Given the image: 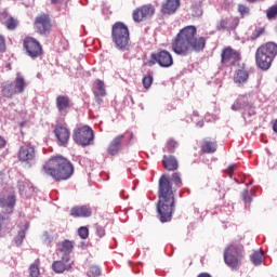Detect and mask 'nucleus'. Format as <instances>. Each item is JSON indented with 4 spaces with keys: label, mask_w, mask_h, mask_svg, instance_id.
<instances>
[{
    "label": "nucleus",
    "mask_w": 277,
    "mask_h": 277,
    "mask_svg": "<svg viewBox=\"0 0 277 277\" xmlns=\"http://www.w3.org/2000/svg\"><path fill=\"white\" fill-rule=\"evenodd\" d=\"M183 187V180L181 173H173L170 176L162 174L158 180V217L162 224L172 220L174 213V196L176 190Z\"/></svg>",
    "instance_id": "1"
},
{
    "label": "nucleus",
    "mask_w": 277,
    "mask_h": 277,
    "mask_svg": "<svg viewBox=\"0 0 277 277\" xmlns=\"http://www.w3.org/2000/svg\"><path fill=\"white\" fill-rule=\"evenodd\" d=\"M207 47V39L198 37V28L194 25L180 29L171 41V51L181 57H187L193 53H200Z\"/></svg>",
    "instance_id": "2"
},
{
    "label": "nucleus",
    "mask_w": 277,
    "mask_h": 277,
    "mask_svg": "<svg viewBox=\"0 0 277 277\" xmlns=\"http://www.w3.org/2000/svg\"><path fill=\"white\" fill-rule=\"evenodd\" d=\"M42 172L47 176L54 179V181H68L75 173V167L68 159L62 156H54L42 166Z\"/></svg>",
    "instance_id": "3"
},
{
    "label": "nucleus",
    "mask_w": 277,
    "mask_h": 277,
    "mask_svg": "<svg viewBox=\"0 0 277 277\" xmlns=\"http://www.w3.org/2000/svg\"><path fill=\"white\" fill-rule=\"evenodd\" d=\"M277 44L276 42H266L255 51V64L261 70H269L272 62L276 60Z\"/></svg>",
    "instance_id": "4"
},
{
    "label": "nucleus",
    "mask_w": 277,
    "mask_h": 277,
    "mask_svg": "<svg viewBox=\"0 0 277 277\" xmlns=\"http://www.w3.org/2000/svg\"><path fill=\"white\" fill-rule=\"evenodd\" d=\"M111 40L119 51H129V42H131L129 26L122 22H116L111 27Z\"/></svg>",
    "instance_id": "5"
},
{
    "label": "nucleus",
    "mask_w": 277,
    "mask_h": 277,
    "mask_svg": "<svg viewBox=\"0 0 277 277\" xmlns=\"http://www.w3.org/2000/svg\"><path fill=\"white\" fill-rule=\"evenodd\" d=\"M243 259V245L234 242L224 251V262L230 269H239Z\"/></svg>",
    "instance_id": "6"
},
{
    "label": "nucleus",
    "mask_w": 277,
    "mask_h": 277,
    "mask_svg": "<svg viewBox=\"0 0 277 277\" xmlns=\"http://www.w3.org/2000/svg\"><path fill=\"white\" fill-rule=\"evenodd\" d=\"M34 29L39 36H51L53 30V19L49 13H41L35 17Z\"/></svg>",
    "instance_id": "7"
},
{
    "label": "nucleus",
    "mask_w": 277,
    "mask_h": 277,
    "mask_svg": "<svg viewBox=\"0 0 277 277\" xmlns=\"http://www.w3.org/2000/svg\"><path fill=\"white\" fill-rule=\"evenodd\" d=\"M74 142L79 146H90L94 142V130L89 126L76 129L74 132Z\"/></svg>",
    "instance_id": "8"
},
{
    "label": "nucleus",
    "mask_w": 277,
    "mask_h": 277,
    "mask_svg": "<svg viewBox=\"0 0 277 277\" xmlns=\"http://www.w3.org/2000/svg\"><path fill=\"white\" fill-rule=\"evenodd\" d=\"M23 48L28 57H31L32 60L42 55V44H40V41L34 37H26L23 41Z\"/></svg>",
    "instance_id": "9"
},
{
    "label": "nucleus",
    "mask_w": 277,
    "mask_h": 277,
    "mask_svg": "<svg viewBox=\"0 0 277 277\" xmlns=\"http://www.w3.org/2000/svg\"><path fill=\"white\" fill-rule=\"evenodd\" d=\"M153 16H155V6L153 4H144L132 12L134 23L148 21V18H153Z\"/></svg>",
    "instance_id": "10"
},
{
    "label": "nucleus",
    "mask_w": 277,
    "mask_h": 277,
    "mask_svg": "<svg viewBox=\"0 0 277 277\" xmlns=\"http://www.w3.org/2000/svg\"><path fill=\"white\" fill-rule=\"evenodd\" d=\"M17 157L22 163L31 166L36 161V147L29 143H25L19 147Z\"/></svg>",
    "instance_id": "11"
},
{
    "label": "nucleus",
    "mask_w": 277,
    "mask_h": 277,
    "mask_svg": "<svg viewBox=\"0 0 277 277\" xmlns=\"http://www.w3.org/2000/svg\"><path fill=\"white\" fill-rule=\"evenodd\" d=\"M237 62H241V53L232 47H225L221 52V64L235 66Z\"/></svg>",
    "instance_id": "12"
},
{
    "label": "nucleus",
    "mask_w": 277,
    "mask_h": 277,
    "mask_svg": "<svg viewBox=\"0 0 277 277\" xmlns=\"http://www.w3.org/2000/svg\"><path fill=\"white\" fill-rule=\"evenodd\" d=\"M151 60L159 64L161 68H170L174 64V58H172V54L168 50H161L158 53L151 54Z\"/></svg>",
    "instance_id": "13"
},
{
    "label": "nucleus",
    "mask_w": 277,
    "mask_h": 277,
    "mask_svg": "<svg viewBox=\"0 0 277 277\" xmlns=\"http://www.w3.org/2000/svg\"><path fill=\"white\" fill-rule=\"evenodd\" d=\"M54 134L61 146H66V144H68V141L70 140V130H68L64 124H56Z\"/></svg>",
    "instance_id": "14"
},
{
    "label": "nucleus",
    "mask_w": 277,
    "mask_h": 277,
    "mask_svg": "<svg viewBox=\"0 0 277 277\" xmlns=\"http://www.w3.org/2000/svg\"><path fill=\"white\" fill-rule=\"evenodd\" d=\"M74 248L75 241L72 240H63L58 243L57 250L64 254L63 261H65V263H70V253L72 252Z\"/></svg>",
    "instance_id": "15"
},
{
    "label": "nucleus",
    "mask_w": 277,
    "mask_h": 277,
    "mask_svg": "<svg viewBox=\"0 0 277 277\" xmlns=\"http://www.w3.org/2000/svg\"><path fill=\"white\" fill-rule=\"evenodd\" d=\"M181 8V0H167L161 6V14L164 16H171L176 14V11Z\"/></svg>",
    "instance_id": "16"
},
{
    "label": "nucleus",
    "mask_w": 277,
    "mask_h": 277,
    "mask_svg": "<svg viewBox=\"0 0 277 277\" xmlns=\"http://www.w3.org/2000/svg\"><path fill=\"white\" fill-rule=\"evenodd\" d=\"M93 93L95 96V101L96 103H98V105H101V103H103V96H106L107 91H105V82L101 79H97L94 83V88H93Z\"/></svg>",
    "instance_id": "17"
},
{
    "label": "nucleus",
    "mask_w": 277,
    "mask_h": 277,
    "mask_svg": "<svg viewBox=\"0 0 277 277\" xmlns=\"http://www.w3.org/2000/svg\"><path fill=\"white\" fill-rule=\"evenodd\" d=\"M124 141V134H120L113 138V141L109 143L107 153L109 155H118L120 153V148H122V142Z\"/></svg>",
    "instance_id": "18"
},
{
    "label": "nucleus",
    "mask_w": 277,
    "mask_h": 277,
    "mask_svg": "<svg viewBox=\"0 0 277 277\" xmlns=\"http://www.w3.org/2000/svg\"><path fill=\"white\" fill-rule=\"evenodd\" d=\"M56 109H58L60 114H68V109H70V97L68 95H58L56 97Z\"/></svg>",
    "instance_id": "19"
},
{
    "label": "nucleus",
    "mask_w": 277,
    "mask_h": 277,
    "mask_svg": "<svg viewBox=\"0 0 277 277\" xmlns=\"http://www.w3.org/2000/svg\"><path fill=\"white\" fill-rule=\"evenodd\" d=\"M200 148L206 155H211L217 150V142L211 137H206L202 140Z\"/></svg>",
    "instance_id": "20"
},
{
    "label": "nucleus",
    "mask_w": 277,
    "mask_h": 277,
    "mask_svg": "<svg viewBox=\"0 0 277 277\" xmlns=\"http://www.w3.org/2000/svg\"><path fill=\"white\" fill-rule=\"evenodd\" d=\"M233 79L237 85H245V83H248V79H250V71L245 68L238 69L235 71Z\"/></svg>",
    "instance_id": "21"
},
{
    "label": "nucleus",
    "mask_w": 277,
    "mask_h": 277,
    "mask_svg": "<svg viewBox=\"0 0 277 277\" xmlns=\"http://www.w3.org/2000/svg\"><path fill=\"white\" fill-rule=\"evenodd\" d=\"M162 167L168 172H174L179 170V160L174 156H163L162 157Z\"/></svg>",
    "instance_id": "22"
},
{
    "label": "nucleus",
    "mask_w": 277,
    "mask_h": 277,
    "mask_svg": "<svg viewBox=\"0 0 277 277\" xmlns=\"http://www.w3.org/2000/svg\"><path fill=\"white\" fill-rule=\"evenodd\" d=\"M16 205V197L14 195L5 197H0V207L5 209V213H12L14 211V206Z\"/></svg>",
    "instance_id": "23"
},
{
    "label": "nucleus",
    "mask_w": 277,
    "mask_h": 277,
    "mask_svg": "<svg viewBox=\"0 0 277 277\" xmlns=\"http://www.w3.org/2000/svg\"><path fill=\"white\" fill-rule=\"evenodd\" d=\"M17 94L16 89L14 88V83L11 81L3 82L1 85V96L4 98H13L14 95Z\"/></svg>",
    "instance_id": "24"
},
{
    "label": "nucleus",
    "mask_w": 277,
    "mask_h": 277,
    "mask_svg": "<svg viewBox=\"0 0 277 277\" xmlns=\"http://www.w3.org/2000/svg\"><path fill=\"white\" fill-rule=\"evenodd\" d=\"M71 268L72 266L70 263L64 261V258H62L60 261H54L52 264V269L55 272V274H64V272H68Z\"/></svg>",
    "instance_id": "25"
},
{
    "label": "nucleus",
    "mask_w": 277,
    "mask_h": 277,
    "mask_svg": "<svg viewBox=\"0 0 277 277\" xmlns=\"http://www.w3.org/2000/svg\"><path fill=\"white\" fill-rule=\"evenodd\" d=\"M17 188L22 196L25 194H31V192H36V187H34V184H31L29 180L19 181L17 183Z\"/></svg>",
    "instance_id": "26"
},
{
    "label": "nucleus",
    "mask_w": 277,
    "mask_h": 277,
    "mask_svg": "<svg viewBox=\"0 0 277 277\" xmlns=\"http://www.w3.org/2000/svg\"><path fill=\"white\" fill-rule=\"evenodd\" d=\"M217 31H228V29H233V18L223 17L216 25Z\"/></svg>",
    "instance_id": "27"
},
{
    "label": "nucleus",
    "mask_w": 277,
    "mask_h": 277,
    "mask_svg": "<svg viewBox=\"0 0 277 277\" xmlns=\"http://www.w3.org/2000/svg\"><path fill=\"white\" fill-rule=\"evenodd\" d=\"M190 12L195 18L202 16V0H193Z\"/></svg>",
    "instance_id": "28"
},
{
    "label": "nucleus",
    "mask_w": 277,
    "mask_h": 277,
    "mask_svg": "<svg viewBox=\"0 0 277 277\" xmlns=\"http://www.w3.org/2000/svg\"><path fill=\"white\" fill-rule=\"evenodd\" d=\"M13 85L17 94H23V92H25V88H27V82L23 76L17 75Z\"/></svg>",
    "instance_id": "29"
},
{
    "label": "nucleus",
    "mask_w": 277,
    "mask_h": 277,
    "mask_svg": "<svg viewBox=\"0 0 277 277\" xmlns=\"http://www.w3.org/2000/svg\"><path fill=\"white\" fill-rule=\"evenodd\" d=\"M246 107H248V98L246 95H240L232 105L233 111H240V109H246Z\"/></svg>",
    "instance_id": "30"
},
{
    "label": "nucleus",
    "mask_w": 277,
    "mask_h": 277,
    "mask_svg": "<svg viewBox=\"0 0 277 277\" xmlns=\"http://www.w3.org/2000/svg\"><path fill=\"white\" fill-rule=\"evenodd\" d=\"M176 148H179V142H176L174 138H169L163 148V153H174Z\"/></svg>",
    "instance_id": "31"
},
{
    "label": "nucleus",
    "mask_w": 277,
    "mask_h": 277,
    "mask_svg": "<svg viewBox=\"0 0 277 277\" xmlns=\"http://www.w3.org/2000/svg\"><path fill=\"white\" fill-rule=\"evenodd\" d=\"M250 261L255 266L261 265V263H263V252L262 251H254L250 255Z\"/></svg>",
    "instance_id": "32"
},
{
    "label": "nucleus",
    "mask_w": 277,
    "mask_h": 277,
    "mask_svg": "<svg viewBox=\"0 0 277 277\" xmlns=\"http://www.w3.org/2000/svg\"><path fill=\"white\" fill-rule=\"evenodd\" d=\"M4 26L6 27V29H9V31H14V29H16L18 27V19L10 16L5 22H4Z\"/></svg>",
    "instance_id": "33"
},
{
    "label": "nucleus",
    "mask_w": 277,
    "mask_h": 277,
    "mask_svg": "<svg viewBox=\"0 0 277 277\" xmlns=\"http://www.w3.org/2000/svg\"><path fill=\"white\" fill-rule=\"evenodd\" d=\"M266 17L268 21H274V18H277V3L266 10Z\"/></svg>",
    "instance_id": "34"
},
{
    "label": "nucleus",
    "mask_w": 277,
    "mask_h": 277,
    "mask_svg": "<svg viewBox=\"0 0 277 277\" xmlns=\"http://www.w3.org/2000/svg\"><path fill=\"white\" fill-rule=\"evenodd\" d=\"M87 276L89 277L101 276V268L98 266H91L87 272Z\"/></svg>",
    "instance_id": "35"
},
{
    "label": "nucleus",
    "mask_w": 277,
    "mask_h": 277,
    "mask_svg": "<svg viewBox=\"0 0 277 277\" xmlns=\"http://www.w3.org/2000/svg\"><path fill=\"white\" fill-rule=\"evenodd\" d=\"M30 277H40V266L38 264H31L29 266Z\"/></svg>",
    "instance_id": "36"
},
{
    "label": "nucleus",
    "mask_w": 277,
    "mask_h": 277,
    "mask_svg": "<svg viewBox=\"0 0 277 277\" xmlns=\"http://www.w3.org/2000/svg\"><path fill=\"white\" fill-rule=\"evenodd\" d=\"M78 235L80 239H88V237H90V229H88L85 226H82L78 229Z\"/></svg>",
    "instance_id": "37"
},
{
    "label": "nucleus",
    "mask_w": 277,
    "mask_h": 277,
    "mask_svg": "<svg viewBox=\"0 0 277 277\" xmlns=\"http://www.w3.org/2000/svg\"><path fill=\"white\" fill-rule=\"evenodd\" d=\"M151 85H153V75L145 76L143 78V87L145 88V90H148L150 89Z\"/></svg>",
    "instance_id": "38"
},
{
    "label": "nucleus",
    "mask_w": 277,
    "mask_h": 277,
    "mask_svg": "<svg viewBox=\"0 0 277 277\" xmlns=\"http://www.w3.org/2000/svg\"><path fill=\"white\" fill-rule=\"evenodd\" d=\"M80 213L81 217L92 216V210L88 206L80 207Z\"/></svg>",
    "instance_id": "39"
},
{
    "label": "nucleus",
    "mask_w": 277,
    "mask_h": 277,
    "mask_svg": "<svg viewBox=\"0 0 277 277\" xmlns=\"http://www.w3.org/2000/svg\"><path fill=\"white\" fill-rule=\"evenodd\" d=\"M25 229H21L18 233H17V235H16V237H15V243L17 245V246H21V243H23V239H25Z\"/></svg>",
    "instance_id": "40"
},
{
    "label": "nucleus",
    "mask_w": 277,
    "mask_h": 277,
    "mask_svg": "<svg viewBox=\"0 0 277 277\" xmlns=\"http://www.w3.org/2000/svg\"><path fill=\"white\" fill-rule=\"evenodd\" d=\"M263 34H265V28H255L252 34V40H256V38H260V36H263Z\"/></svg>",
    "instance_id": "41"
},
{
    "label": "nucleus",
    "mask_w": 277,
    "mask_h": 277,
    "mask_svg": "<svg viewBox=\"0 0 277 277\" xmlns=\"http://www.w3.org/2000/svg\"><path fill=\"white\" fill-rule=\"evenodd\" d=\"M71 217H81V208L80 207H74L70 210Z\"/></svg>",
    "instance_id": "42"
},
{
    "label": "nucleus",
    "mask_w": 277,
    "mask_h": 277,
    "mask_svg": "<svg viewBox=\"0 0 277 277\" xmlns=\"http://www.w3.org/2000/svg\"><path fill=\"white\" fill-rule=\"evenodd\" d=\"M238 12H239V14H241V16H243V15L250 13V9L245 4H239L238 5Z\"/></svg>",
    "instance_id": "43"
},
{
    "label": "nucleus",
    "mask_w": 277,
    "mask_h": 277,
    "mask_svg": "<svg viewBox=\"0 0 277 277\" xmlns=\"http://www.w3.org/2000/svg\"><path fill=\"white\" fill-rule=\"evenodd\" d=\"M242 200L243 202H247L250 205V202H252V197L250 196V192H248V189H245L242 192Z\"/></svg>",
    "instance_id": "44"
},
{
    "label": "nucleus",
    "mask_w": 277,
    "mask_h": 277,
    "mask_svg": "<svg viewBox=\"0 0 277 277\" xmlns=\"http://www.w3.org/2000/svg\"><path fill=\"white\" fill-rule=\"evenodd\" d=\"M95 230H96L97 237H100V238L105 235V227H103L101 225H96Z\"/></svg>",
    "instance_id": "45"
},
{
    "label": "nucleus",
    "mask_w": 277,
    "mask_h": 277,
    "mask_svg": "<svg viewBox=\"0 0 277 277\" xmlns=\"http://www.w3.org/2000/svg\"><path fill=\"white\" fill-rule=\"evenodd\" d=\"M5 51V37L0 35V53H3Z\"/></svg>",
    "instance_id": "46"
},
{
    "label": "nucleus",
    "mask_w": 277,
    "mask_h": 277,
    "mask_svg": "<svg viewBox=\"0 0 277 277\" xmlns=\"http://www.w3.org/2000/svg\"><path fill=\"white\" fill-rule=\"evenodd\" d=\"M8 18H10V14L8 13V11H2L0 12V21H8Z\"/></svg>",
    "instance_id": "47"
},
{
    "label": "nucleus",
    "mask_w": 277,
    "mask_h": 277,
    "mask_svg": "<svg viewBox=\"0 0 277 277\" xmlns=\"http://www.w3.org/2000/svg\"><path fill=\"white\" fill-rule=\"evenodd\" d=\"M236 166L235 164H230L226 170H225V172L227 173V174H233V172H235V170H236Z\"/></svg>",
    "instance_id": "48"
},
{
    "label": "nucleus",
    "mask_w": 277,
    "mask_h": 277,
    "mask_svg": "<svg viewBox=\"0 0 277 277\" xmlns=\"http://www.w3.org/2000/svg\"><path fill=\"white\" fill-rule=\"evenodd\" d=\"M6 141L3 136L0 135V150L5 148Z\"/></svg>",
    "instance_id": "49"
},
{
    "label": "nucleus",
    "mask_w": 277,
    "mask_h": 277,
    "mask_svg": "<svg viewBox=\"0 0 277 277\" xmlns=\"http://www.w3.org/2000/svg\"><path fill=\"white\" fill-rule=\"evenodd\" d=\"M273 131L277 133V119L273 122Z\"/></svg>",
    "instance_id": "50"
},
{
    "label": "nucleus",
    "mask_w": 277,
    "mask_h": 277,
    "mask_svg": "<svg viewBox=\"0 0 277 277\" xmlns=\"http://www.w3.org/2000/svg\"><path fill=\"white\" fill-rule=\"evenodd\" d=\"M197 277H211L208 273H200Z\"/></svg>",
    "instance_id": "51"
},
{
    "label": "nucleus",
    "mask_w": 277,
    "mask_h": 277,
    "mask_svg": "<svg viewBox=\"0 0 277 277\" xmlns=\"http://www.w3.org/2000/svg\"><path fill=\"white\" fill-rule=\"evenodd\" d=\"M62 1L64 0H51V3H53L54 5H57V3H62Z\"/></svg>",
    "instance_id": "52"
},
{
    "label": "nucleus",
    "mask_w": 277,
    "mask_h": 277,
    "mask_svg": "<svg viewBox=\"0 0 277 277\" xmlns=\"http://www.w3.org/2000/svg\"><path fill=\"white\" fill-rule=\"evenodd\" d=\"M2 226H3V215L0 214V230H1Z\"/></svg>",
    "instance_id": "53"
},
{
    "label": "nucleus",
    "mask_w": 277,
    "mask_h": 277,
    "mask_svg": "<svg viewBox=\"0 0 277 277\" xmlns=\"http://www.w3.org/2000/svg\"><path fill=\"white\" fill-rule=\"evenodd\" d=\"M197 127H200V129H202V128L205 127V122L199 121V122L197 123Z\"/></svg>",
    "instance_id": "54"
},
{
    "label": "nucleus",
    "mask_w": 277,
    "mask_h": 277,
    "mask_svg": "<svg viewBox=\"0 0 277 277\" xmlns=\"http://www.w3.org/2000/svg\"><path fill=\"white\" fill-rule=\"evenodd\" d=\"M248 3H256L258 1H264V0H247Z\"/></svg>",
    "instance_id": "55"
}]
</instances>
